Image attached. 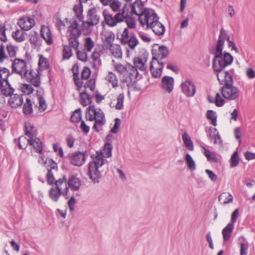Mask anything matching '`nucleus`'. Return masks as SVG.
Here are the masks:
<instances>
[{
  "label": "nucleus",
  "mask_w": 255,
  "mask_h": 255,
  "mask_svg": "<svg viewBox=\"0 0 255 255\" xmlns=\"http://www.w3.org/2000/svg\"><path fill=\"white\" fill-rule=\"evenodd\" d=\"M113 146L112 143H105L103 151H96V154L91 155L93 159L88 164V175L94 183H99L102 174L99 168L102 166L105 163L104 157H110L112 156Z\"/></svg>",
  "instance_id": "nucleus-1"
},
{
  "label": "nucleus",
  "mask_w": 255,
  "mask_h": 255,
  "mask_svg": "<svg viewBox=\"0 0 255 255\" xmlns=\"http://www.w3.org/2000/svg\"><path fill=\"white\" fill-rule=\"evenodd\" d=\"M222 44L221 41L217 42L213 60V69L216 72L218 80H220L222 78L227 77L228 75H231L228 71L223 70L230 65L233 61V57L230 53L224 52L223 54Z\"/></svg>",
  "instance_id": "nucleus-2"
},
{
  "label": "nucleus",
  "mask_w": 255,
  "mask_h": 255,
  "mask_svg": "<svg viewBox=\"0 0 255 255\" xmlns=\"http://www.w3.org/2000/svg\"><path fill=\"white\" fill-rule=\"evenodd\" d=\"M143 13L139 15V21L145 29H152L158 36L164 34L165 28L163 24L159 21V17L153 9L147 8L143 9Z\"/></svg>",
  "instance_id": "nucleus-3"
},
{
  "label": "nucleus",
  "mask_w": 255,
  "mask_h": 255,
  "mask_svg": "<svg viewBox=\"0 0 255 255\" xmlns=\"http://www.w3.org/2000/svg\"><path fill=\"white\" fill-rule=\"evenodd\" d=\"M148 54L144 53L142 55V58L135 57L133 59L134 66L128 63V87H134L136 83L138 76L137 69L143 71L146 69V63L147 61Z\"/></svg>",
  "instance_id": "nucleus-4"
},
{
  "label": "nucleus",
  "mask_w": 255,
  "mask_h": 255,
  "mask_svg": "<svg viewBox=\"0 0 255 255\" xmlns=\"http://www.w3.org/2000/svg\"><path fill=\"white\" fill-rule=\"evenodd\" d=\"M220 84H224L221 89L222 96L229 100H235L239 96V90L238 88L233 86V79L231 75H228L221 80H218Z\"/></svg>",
  "instance_id": "nucleus-5"
},
{
  "label": "nucleus",
  "mask_w": 255,
  "mask_h": 255,
  "mask_svg": "<svg viewBox=\"0 0 255 255\" xmlns=\"http://www.w3.org/2000/svg\"><path fill=\"white\" fill-rule=\"evenodd\" d=\"M80 103L84 106L86 107L88 104L90 105L89 109L92 108L94 111V118H96L94 121L97 122L99 121H102L104 124L106 123V119L104 113L102 110L99 109L98 111L96 110L95 106L91 105L92 100L90 95L87 93L86 90L82 92L80 94Z\"/></svg>",
  "instance_id": "nucleus-6"
},
{
  "label": "nucleus",
  "mask_w": 255,
  "mask_h": 255,
  "mask_svg": "<svg viewBox=\"0 0 255 255\" xmlns=\"http://www.w3.org/2000/svg\"><path fill=\"white\" fill-rule=\"evenodd\" d=\"M70 25L68 28L67 35L68 38V42L70 43L72 46H74L77 48L79 46V38L81 35V31L79 28V24L78 21L75 20H72L70 21Z\"/></svg>",
  "instance_id": "nucleus-7"
},
{
  "label": "nucleus",
  "mask_w": 255,
  "mask_h": 255,
  "mask_svg": "<svg viewBox=\"0 0 255 255\" xmlns=\"http://www.w3.org/2000/svg\"><path fill=\"white\" fill-rule=\"evenodd\" d=\"M169 53V50L167 47L164 45H159L158 44H154L151 50L152 58L151 61H156L157 63L161 61L162 59L165 58Z\"/></svg>",
  "instance_id": "nucleus-8"
},
{
  "label": "nucleus",
  "mask_w": 255,
  "mask_h": 255,
  "mask_svg": "<svg viewBox=\"0 0 255 255\" xmlns=\"http://www.w3.org/2000/svg\"><path fill=\"white\" fill-rule=\"evenodd\" d=\"M21 77L25 78L28 82L35 87H38L40 85V74L38 70L35 72L31 68H27L25 75H22Z\"/></svg>",
  "instance_id": "nucleus-9"
},
{
  "label": "nucleus",
  "mask_w": 255,
  "mask_h": 255,
  "mask_svg": "<svg viewBox=\"0 0 255 255\" xmlns=\"http://www.w3.org/2000/svg\"><path fill=\"white\" fill-rule=\"evenodd\" d=\"M11 68V73H16L21 77L25 75L27 70V63L24 60L15 58L12 61Z\"/></svg>",
  "instance_id": "nucleus-10"
},
{
  "label": "nucleus",
  "mask_w": 255,
  "mask_h": 255,
  "mask_svg": "<svg viewBox=\"0 0 255 255\" xmlns=\"http://www.w3.org/2000/svg\"><path fill=\"white\" fill-rule=\"evenodd\" d=\"M180 86L182 92L187 97H192L195 95L196 88L192 81L186 80L181 83Z\"/></svg>",
  "instance_id": "nucleus-11"
},
{
  "label": "nucleus",
  "mask_w": 255,
  "mask_h": 255,
  "mask_svg": "<svg viewBox=\"0 0 255 255\" xmlns=\"http://www.w3.org/2000/svg\"><path fill=\"white\" fill-rule=\"evenodd\" d=\"M70 163L77 166L83 165L86 161V152L76 151L69 156Z\"/></svg>",
  "instance_id": "nucleus-12"
},
{
  "label": "nucleus",
  "mask_w": 255,
  "mask_h": 255,
  "mask_svg": "<svg viewBox=\"0 0 255 255\" xmlns=\"http://www.w3.org/2000/svg\"><path fill=\"white\" fill-rule=\"evenodd\" d=\"M35 20L33 18L25 16L20 17L18 20L17 24L21 30L27 31L35 25Z\"/></svg>",
  "instance_id": "nucleus-13"
},
{
  "label": "nucleus",
  "mask_w": 255,
  "mask_h": 255,
  "mask_svg": "<svg viewBox=\"0 0 255 255\" xmlns=\"http://www.w3.org/2000/svg\"><path fill=\"white\" fill-rule=\"evenodd\" d=\"M226 39L228 42L229 47L232 48V50H234L236 53H238L239 50L236 47L234 42L233 41L230 40V36L227 34L226 31L223 28H221L220 31V34L217 42H219L220 41H221V42L223 43L222 45V49H223L224 42Z\"/></svg>",
  "instance_id": "nucleus-14"
},
{
  "label": "nucleus",
  "mask_w": 255,
  "mask_h": 255,
  "mask_svg": "<svg viewBox=\"0 0 255 255\" xmlns=\"http://www.w3.org/2000/svg\"><path fill=\"white\" fill-rule=\"evenodd\" d=\"M0 90L1 92V96L0 94V105H3L5 103V99L3 96L8 97L14 92V89L10 87V88L7 86L6 83L2 80H0Z\"/></svg>",
  "instance_id": "nucleus-15"
},
{
  "label": "nucleus",
  "mask_w": 255,
  "mask_h": 255,
  "mask_svg": "<svg viewBox=\"0 0 255 255\" xmlns=\"http://www.w3.org/2000/svg\"><path fill=\"white\" fill-rule=\"evenodd\" d=\"M8 97H10L8 101V104L11 108H17L23 104V99L21 95L14 94L13 93Z\"/></svg>",
  "instance_id": "nucleus-16"
},
{
  "label": "nucleus",
  "mask_w": 255,
  "mask_h": 255,
  "mask_svg": "<svg viewBox=\"0 0 255 255\" xmlns=\"http://www.w3.org/2000/svg\"><path fill=\"white\" fill-rule=\"evenodd\" d=\"M143 4L141 0H136L131 6L130 15L137 17L139 19V15L143 12V9H146L143 7Z\"/></svg>",
  "instance_id": "nucleus-17"
},
{
  "label": "nucleus",
  "mask_w": 255,
  "mask_h": 255,
  "mask_svg": "<svg viewBox=\"0 0 255 255\" xmlns=\"http://www.w3.org/2000/svg\"><path fill=\"white\" fill-rule=\"evenodd\" d=\"M174 79L170 76H165L162 78L161 88L168 93H170L173 89Z\"/></svg>",
  "instance_id": "nucleus-18"
},
{
  "label": "nucleus",
  "mask_w": 255,
  "mask_h": 255,
  "mask_svg": "<svg viewBox=\"0 0 255 255\" xmlns=\"http://www.w3.org/2000/svg\"><path fill=\"white\" fill-rule=\"evenodd\" d=\"M103 54V51L100 49H95L91 55L92 59V67L95 70L98 71L102 65L100 57Z\"/></svg>",
  "instance_id": "nucleus-19"
},
{
  "label": "nucleus",
  "mask_w": 255,
  "mask_h": 255,
  "mask_svg": "<svg viewBox=\"0 0 255 255\" xmlns=\"http://www.w3.org/2000/svg\"><path fill=\"white\" fill-rule=\"evenodd\" d=\"M96 12L97 10L95 7L91 8L88 10L87 15L88 20L86 21V23L89 26L96 25L99 22L100 16L96 14Z\"/></svg>",
  "instance_id": "nucleus-20"
},
{
  "label": "nucleus",
  "mask_w": 255,
  "mask_h": 255,
  "mask_svg": "<svg viewBox=\"0 0 255 255\" xmlns=\"http://www.w3.org/2000/svg\"><path fill=\"white\" fill-rule=\"evenodd\" d=\"M40 35L47 45H50L52 44V33L48 27L42 26L40 30Z\"/></svg>",
  "instance_id": "nucleus-21"
},
{
  "label": "nucleus",
  "mask_w": 255,
  "mask_h": 255,
  "mask_svg": "<svg viewBox=\"0 0 255 255\" xmlns=\"http://www.w3.org/2000/svg\"><path fill=\"white\" fill-rule=\"evenodd\" d=\"M68 187L73 191H77L80 189L81 185V180L76 175H72L70 176L67 182Z\"/></svg>",
  "instance_id": "nucleus-22"
},
{
  "label": "nucleus",
  "mask_w": 255,
  "mask_h": 255,
  "mask_svg": "<svg viewBox=\"0 0 255 255\" xmlns=\"http://www.w3.org/2000/svg\"><path fill=\"white\" fill-rule=\"evenodd\" d=\"M27 142L33 146L34 151L39 153H41L42 151V143L41 140L36 137L33 138H29L27 139Z\"/></svg>",
  "instance_id": "nucleus-23"
},
{
  "label": "nucleus",
  "mask_w": 255,
  "mask_h": 255,
  "mask_svg": "<svg viewBox=\"0 0 255 255\" xmlns=\"http://www.w3.org/2000/svg\"><path fill=\"white\" fill-rule=\"evenodd\" d=\"M154 62L151 61L150 63V69L151 75L153 77L155 78H159L161 76L163 68L164 67V63L162 61H159L158 63L159 66L158 68L154 69L153 67Z\"/></svg>",
  "instance_id": "nucleus-24"
},
{
  "label": "nucleus",
  "mask_w": 255,
  "mask_h": 255,
  "mask_svg": "<svg viewBox=\"0 0 255 255\" xmlns=\"http://www.w3.org/2000/svg\"><path fill=\"white\" fill-rule=\"evenodd\" d=\"M72 48H73L74 50H77V49H78L79 46H77V48H76L74 46H72V45L70 43H69L68 45H63V60H68L70 59V57L72 56Z\"/></svg>",
  "instance_id": "nucleus-25"
},
{
  "label": "nucleus",
  "mask_w": 255,
  "mask_h": 255,
  "mask_svg": "<svg viewBox=\"0 0 255 255\" xmlns=\"http://www.w3.org/2000/svg\"><path fill=\"white\" fill-rule=\"evenodd\" d=\"M9 69L5 67H0V80L4 82L9 88L11 87L8 81V77L12 74Z\"/></svg>",
  "instance_id": "nucleus-26"
},
{
  "label": "nucleus",
  "mask_w": 255,
  "mask_h": 255,
  "mask_svg": "<svg viewBox=\"0 0 255 255\" xmlns=\"http://www.w3.org/2000/svg\"><path fill=\"white\" fill-rule=\"evenodd\" d=\"M62 189H58L53 186L49 191V196L53 201L56 202L62 195Z\"/></svg>",
  "instance_id": "nucleus-27"
},
{
  "label": "nucleus",
  "mask_w": 255,
  "mask_h": 255,
  "mask_svg": "<svg viewBox=\"0 0 255 255\" xmlns=\"http://www.w3.org/2000/svg\"><path fill=\"white\" fill-rule=\"evenodd\" d=\"M25 134L29 138H33L36 137L37 135V131L35 128L30 123H25Z\"/></svg>",
  "instance_id": "nucleus-28"
},
{
  "label": "nucleus",
  "mask_w": 255,
  "mask_h": 255,
  "mask_svg": "<svg viewBox=\"0 0 255 255\" xmlns=\"http://www.w3.org/2000/svg\"><path fill=\"white\" fill-rule=\"evenodd\" d=\"M127 3L125 4L122 13H117L115 16V19L117 23L122 21H125L128 24V13H126V6L128 3V0H125Z\"/></svg>",
  "instance_id": "nucleus-29"
},
{
  "label": "nucleus",
  "mask_w": 255,
  "mask_h": 255,
  "mask_svg": "<svg viewBox=\"0 0 255 255\" xmlns=\"http://www.w3.org/2000/svg\"><path fill=\"white\" fill-rule=\"evenodd\" d=\"M209 131V136L211 138H214V143L222 144V140L217 128H210Z\"/></svg>",
  "instance_id": "nucleus-30"
},
{
  "label": "nucleus",
  "mask_w": 255,
  "mask_h": 255,
  "mask_svg": "<svg viewBox=\"0 0 255 255\" xmlns=\"http://www.w3.org/2000/svg\"><path fill=\"white\" fill-rule=\"evenodd\" d=\"M234 228V225L232 224H228L222 230V235L224 241H227L231 237Z\"/></svg>",
  "instance_id": "nucleus-31"
},
{
  "label": "nucleus",
  "mask_w": 255,
  "mask_h": 255,
  "mask_svg": "<svg viewBox=\"0 0 255 255\" xmlns=\"http://www.w3.org/2000/svg\"><path fill=\"white\" fill-rule=\"evenodd\" d=\"M239 240L241 246L240 255H247L249 248V243L243 237H240Z\"/></svg>",
  "instance_id": "nucleus-32"
},
{
  "label": "nucleus",
  "mask_w": 255,
  "mask_h": 255,
  "mask_svg": "<svg viewBox=\"0 0 255 255\" xmlns=\"http://www.w3.org/2000/svg\"><path fill=\"white\" fill-rule=\"evenodd\" d=\"M103 14L105 20L108 25L111 27H114L116 25L117 23L116 20L115 19V17H113L111 14H109L107 10H104L103 12Z\"/></svg>",
  "instance_id": "nucleus-33"
},
{
  "label": "nucleus",
  "mask_w": 255,
  "mask_h": 255,
  "mask_svg": "<svg viewBox=\"0 0 255 255\" xmlns=\"http://www.w3.org/2000/svg\"><path fill=\"white\" fill-rule=\"evenodd\" d=\"M182 140L188 150L192 151L194 149L193 143L186 132L182 134Z\"/></svg>",
  "instance_id": "nucleus-34"
},
{
  "label": "nucleus",
  "mask_w": 255,
  "mask_h": 255,
  "mask_svg": "<svg viewBox=\"0 0 255 255\" xmlns=\"http://www.w3.org/2000/svg\"><path fill=\"white\" fill-rule=\"evenodd\" d=\"M49 68V63L48 59L42 55H40L38 61V69L42 71Z\"/></svg>",
  "instance_id": "nucleus-35"
},
{
  "label": "nucleus",
  "mask_w": 255,
  "mask_h": 255,
  "mask_svg": "<svg viewBox=\"0 0 255 255\" xmlns=\"http://www.w3.org/2000/svg\"><path fill=\"white\" fill-rule=\"evenodd\" d=\"M22 112L25 115H30L33 113V108L31 101L27 98L25 103L23 105Z\"/></svg>",
  "instance_id": "nucleus-36"
},
{
  "label": "nucleus",
  "mask_w": 255,
  "mask_h": 255,
  "mask_svg": "<svg viewBox=\"0 0 255 255\" xmlns=\"http://www.w3.org/2000/svg\"><path fill=\"white\" fill-rule=\"evenodd\" d=\"M219 201L224 204L232 202L233 200V196L229 193L224 192L219 196Z\"/></svg>",
  "instance_id": "nucleus-37"
},
{
  "label": "nucleus",
  "mask_w": 255,
  "mask_h": 255,
  "mask_svg": "<svg viewBox=\"0 0 255 255\" xmlns=\"http://www.w3.org/2000/svg\"><path fill=\"white\" fill-rule=\"evenodd\" d=\"M71 121L72 123H77L82 121V110L81 108L76 109L72 114L70 118Z\"/></svg>",
  "instance_id": "nucleus-38"
},
{
  "label": "nucleus",
  "mask_w": 255,
  "mask_h": 255,
  "mask_svg": "<svg viewBox=\"0 0 255 255\" xmlns=\"http://www.w3.org/2000/svg\"><path fill=\"white\" fill-rule=\"evenodd\" d=\"M29 41L33 48L39 47L38 36L36 32L34 31L30 35Z\"/></svg>",
  "instance_id": "nucleus-39"
},
{
  "label": "nucleus",
  "mask_w": 255,
  "mask_h": 255,
  "mask_svg": "<svg viewBox=\"0 0 255 255\" xmlns=\"http://www.w3.org/2000/svg\"><path fill=\"white\" fill-rule=\"evenodd\" d=\"M24 34L25 32H21L20 30L17 29L12 32V36L17 42H21L25 40Z\"/></svg>",
  "instance_id": "nucleus-40"
},
{
  "label": "nucleus",
  "mask_w": 255,
  "mask_h": 255,
  "mask_svg": "<svg viewBox=\"0 0 255 255\" xmlns=\"http://www.w3.org/2000/svg\"><path fill=\"white\" fill-rule=\"evenodd\" d=\"M110 50L112 52V55L117 58H120L122 56V53L121 46L119 45H112L110 46Z\"/></svg>",
  "instance_id": "nucleus-41"
},
{
  "label": "nucleus",
  "mask_w": 255,
  "mask_h": 255,
  "mask_svg": "<svg viewBox=\"0 0 255 255\" xmlns=\"http://www.w3.org/2000/svg\"><path fill=\"white\" fill-rule=\"evenodd\" d=\"M185 160L187 164L188 168L191 170L196 169V164L192 156L187 153L185 155Z\"/></svg>",
  "instance_id": "nucleus-42"
},
{
  "label": "nucleus",
  "mask_w": 255,
  "mask_h": 255,
  "mask_svg": "<svg viewBox=\"0 0 255 255\" xmlns=\"http://www.w3.org/2000/svg\"><path fill=\"white\" fill-rule=\"evenodd\" d=\"M45 166L47 167V169L48 170L50 169L51 171L53 170H57L58 166L57 163L52 159L47 158L44 162Z\"/></svg>",
  "instance_id": "nucleus-43"
},
{
  "label": "nucleus",
  "mask_w": 255,
  "mask_h": 255,
  "mask_svg": "<svg viewBox=\"0 0 255 255\" xmlns=\"http://www.w3.org/2000/svg\"><path fill=\"white\" fill-rule=\"evenodd\" d=\"M240 162V159L238 156L237 151H235L232 154L230 160V167L232 168L237 166Z\"/></svg>",
  "instance_id": "nucleus-44"
},
{
  "label": "nucleus",
  "mask_w": 255,
  "mask_h": 255,
  "mask_svg": "<svg viewBox=\"0 0 255 255\" xmlns=\"http://www.w3.org/2000/svg\"><path fill=\"white\" fill-rule=\"evenodd\" d=\"M138 44V40L133 33H130L128 38V47L131 49H134Z\"/></svg>",
  "instance_id": "nucleus-45"
},
{
  "label": "nucleus",
  "mask_w": 255,
  "mask_h": 255,
  "mask_svg": "<svg viewBox=\"0 0 255 255\" xmlns=\"http://www.w3.org/2000/svg\"><path fill=\"white\" fill-rule=\"evenodd\" d=\"M206 117L211 121L212 124L214 126H217V115L214 111L211 110H208L206 113Z\"/></svg>",
  "instance_id": "nucleus-46"
},
{
  "label": "nucleus",
  "mask_w": 255,
  "mask_h": 255,
  "mask_svg": "<svg viewBox=\"0 0 255 255\" xmlns=\"http://www.w3.org/2000/svg\"><path fill=\"white\" fill-rule=\"evenodd\" d=\"M37 97L38 100L39 105V110H41L42 111H45L47 107V106L46 104V101L42 96V95L39 94H37Z\"/></svg>",
  "instance_id": "nucleus-47"
},
{
  "label": "nucleus",
  "mask_w": 255,
  "mask_h": 255,
  "mask_svg": "<svg viewBox=\"0 0 255 255\" xmlns=\"http://www.w3.org/2000/svg\"><path fill=\"white\" fill-rule=\"evenodd\" d=\"M104 38L107 44L109 46L113 45L112 42L115 39V34L112 31L107 32L104 34Z\"/></svg>",
  "instance_id": "nucleus-48"
},
{
  "label": "nucleus",
  "mask_w": 255,
  "mask_h": 255,
  "mask_svg": "<svg viewBox=\"0 0 255 255\" xmlns=\"http://www.w3.org/2000/svg\"><path fill=\"white\" fill-rule=\"evenodd\" d=\"M20 88L21 92L26 95H30L32 94L34 91L33 87L27 84H22Z\"/></svg>",
  "instance_id": "nucleus-49"
},
{
  "label": "nucleus",
  "mask_w": 255,
  "mask_h": 255,
  "mask_svg": "<svg viewBox=\"0 0 255 255\" xmlns=\"http://www.w3.org/2000/svg\"><path fill=\"white\" fill-rule=\"evenodd\" d=\"M94 46V43L92 38L90 37H87L85 39L84 48L87 52L91 51Z\"/></svg>",
  "instance_id": "nucleus-50"
},
{
  "label": "nucleus",
  "mask_w": 255,
  "mask_h": 255,
  "mask_svg": "<svg viewBox=\"0 0 255 255\" xmlns=\"http://www.w3.org/2000/svg\"><path fill=\"white\" fill-rule=\"evenodd\" d=\"M106 79L109 81L113 85V87L118 86V82L116 79V76L112 72H110L106 78Z\"/></svg>",
  "instance_id": "nucleus-51"
},
{
  "label": "nucleus",
  "mask_w": 255,
  "mask_h": 255,
  "mask_svg": "<svg viewBox=\"0 0 255 255\" xmlns=\"http://www.w3.org/2000/svg\"><path fill=\"white\" fill-rule=\"evenodd\" d=\"M117 37L121 40L122 44H128V27H126L122 34L118 35Z\"/></svg>",
  "instance_id": "nucleus-52"
},
{
  "label": "nucleus",
  "mask_w": 255,
  "mask_h": 255,
  "mask_svg": "<svg viewBox=\"0 0 255 255\" xmlns=\"http://www.w3.org/2000/svg\"><path fill=\"white\" fill-rule=\"evenodd\" d=\"M76 51V55L78 60L86 62L87 61V54L85 51H80L79 50V48Z\"/></svg>",
  "instance_id": "nucleus-53"
},
{
  "label": "nucleus",
  "mask_w": 255,
  "mask_h": 255,
  "mask_svg": "<svg viewBox=\"0 0 255 255\" xmlns=\"http://www.w3.org/2000/svg\"><path fill=\"white\" fill-rule=\"evenodd\" d=\"M124 100V95L123 94H120L117 98V103L115 106V108L117 110H121L123 107V103Z\"/></svg>",
  "instance_id": "nucleus-54"
},
{
  "label": "nucleus",
  "mask_w": 255,
  "mask_h": 255,
  "mask_svg": "<svg viewBox=\"0 0 255 255\" xmlns=\"http://www.w3.org/2000/svg\"><path fill=\"white\" fill-rule=\"evenodd\" d=\"M91 74V69L88 67H84L81 73V78L83 80H87Z\"/></svg>",
  "instance_id": "nucleus-55"
},
{
  "label": "nucleus",
  "mask_w": 255,
  "mask_h": 255,
  "mask_svg": "<svg viewBox=\"0 0 255 255\" xmlns=\"http://www.w3.org/2000/svg\"><path fill=\"white\" fill-rule=\"evenodd\" d=\"M96 81L94 79H90L84 85L85 89L89 88L91 91H93L95 88Z\"/></svg>",
  "instance_id": "nucleus-56"
},
{
  "label": "nucleus",
  "mask_w": 255,
  "mask_h": 255,
  "mask_svg": "<svg viewBox=\"0 0 255 255\" xmlns=\"http://www.w3.org/2000/svg\"><path fill=\"white\" fill-rule=\"evenodd\" d=\"M121 125V120L119 118H116L115 120V124L111 128V131L114 133H117L119 132V128Z\"/></svg>",
  "instance_id": "nucleus-57"
},
{
  "label": "nucleus",
  "mask_w": 255,
  "mask_h": 255,
  "mask_svg": "<svg viewBox=\"0 0 255 255\" xmlns=\"http://www.w3.org/2000/svg\"><path fill=\"white\" fill-rule=\"evenodd\" d=\"M109 4L114 11H118L121 6V2L118 0H113Z\"/></svg>",
  "instance_id": "nucleus-58"
},
{
  "label": "nucleus",
  "mask_w": 255,
  "mask_h": 255,
  "mask_svg": "<svg viewBox=\"0 0 255 255\" xmlns=\"http://www.w3.org/2000/svg\"><path fill=\"white\" fill-rule=\"evenodd\" d=\"M94 111L92 108L89 109V107L87 109L86 112V119L89 121H94L96 118H94Z\"/></svg>",
  "instance_id": "nucleus-59"
},
{
  "label": "nucleus",
  "mask_w": 255,
  "mask_h": 255,
  "mask_svg": "<svg viewBox=\"0 0 255 255\" xmlns=\"http://www.w3.org/2000/svg\"><path fill=\"white\" fill-rule=\"evenodd\" d=\"M46 177L48 184L49 185H53L54 182L55 178L53 175V173L50 169L47 170Z\"/></svg>",
  "instance_id": "nucleus-60"
},
{
  "label": "nucleus",
  "mask_w": 255,
  "mask_h": 255,
  "mask_svg": "<svg viewBox=\"0 0 255 255\" xmlns=\"http://www.w3.org/2000/svg\"><path fill=\"white\" fill-rule=\"evenodd\" d=\"M215 103L217 107H222L224 104V100L221 98L220 93H217L216 94Z\"/></svg>",
  "instance_id": "nucleus-61"
},
{
  "label": "nucleus",
  "mask_w": 255,
  "mask_h": 255,
  "mask_svg": "<svg viewBox=\"0 0 255 255\" xmlns=\"http://www.w3.org/2000/svg\"><path fill=\"white\" fill-rule=\"evenodd\" d=\"M6 49L9 57L12 58L15 57L16 51L15 50V48L14 46L10 44L7 45Z\"/></svg>",
  "instance_id": "nucleus-62"
},
{
  "label": "nucleus",
  "mask_w": 255,
  "mask_h": 255,
  "mask_svg": "<svg viewBox=\"0 0 255 255\" xmlns=\"http://www.w3.org/2000/svg\"><path fill=\"white\" fill-rule=\"evenodd\" d=\"M0 40L2 41L5 42L7 40V38L5 34V26H1L0 25Z\"/></svg>",
  "instance_id": "nucleus-63"
},
{
  "label": "nucleus",
  "mask_w": 255,
  "mask_h": 255,
  "mask_svg": "<svg viewBox=\"0 0 255 255\" xmlns=\"http://www.w3.org/2000/svg\"><path fill=\"white\" fill-rule=\"evenodd\" d=\"M239 213V209H236L232 213L231 215V223L229 224H232L234 225V224L237 222Z\"/></svg>",
  "instance_id": "nucleus-64"
}]
</instances>
